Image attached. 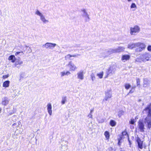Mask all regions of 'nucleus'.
<instances>
[{
  "label": "nucleus",
  "mask_w": 151,
  "mask_h": 151,
  "mask_svg": "<svg viewBox=\"0 0 151 151\" xmlns=\"http://www.w3.org/2000/svg\"><path fill=\"white\" fill-rule=\"evenodd\" d=\"M142 112L144 114L147 115L144 122L147 128L150 129L151 127V103L143 110Z\"/></svg>",
  "instance_id": "f257e3e1"
},
{
  "label": "nucleus",
  "mask_w": 151,
  "mask_h": 151,
  "mask_svg": "<svg viewBox=\"0 0 151 151\" xmlns=\"http://www.w3.org/2000/svg\"><path fill=\"white\" fill-rule=\"evenodd\" d=\"M140 31V28L138 25H135L130 28V33L131 35H135Z\"/></svg>",
  "instance_id": "f03ea898"
},
{
  "label": "nucleus",
  "mask_w": 151,
  "mask_h": 151,
  "mask_svg": "<svg viewBox=\"0 0 151 151\" xmlns=\"http://www.w3.org/2000/svg\"><path fill=\"white\" fill-rule=\"evenodd\" d=\"M145 47L146 45L144 43L138 42H137V47H139L135 49V51L137 52H141L145 48Z\"/></svg>",
  "instance_id": "7ed1b4c3"
},
{
  "label": "nucleus",
  "mask_w": 151,
  "mask_h": 151,
  "mask_svg": "<svg viewBox=\"0 0 151 151\" xmlns=\"http://www.w3.org/2000/svg\"><path fill=\"white\" fill-rule=\"evenodd\" d=\"M151 59V55L149 53H145L142 54L141 57V60L145 62V60L148 61Z\"/></svg>",
  "instance_id": "20e7f679"
},
{
  "label": "nucleus",
  "mask_w": 151,
  "mask_h": 151,
  "mask_svg": "<svg viewBox=\"0 0 151 151\" xmlns=\"http://www.w3.org/2000/svg\"><path fill=\"white\" fill-rule=\"evenodd\" d=\"M116 66L114 65L111 66L107 72V76H111L114 74L116 71Z\"/></svg>",
  "instance_id": "39448f33"
},
{
  "label": "nucleus",
  "mask_w": 151,
  "mask_h": 151,
  "mask_svg": "<svg viewBox=\"0 0 151 151\" xmlns=\"http://www.w3.org/2000/svg\"><path fill=\"white\" fill-rule=\"evenodd\" d=\"M35 14L40 17V19L44 23L48 22V21L45 19L44 16L38 10H36Z\"/></svg>",
  "instance_id": "423d86ee"
},
{
  "label": "nucleus",
  "mask_w": 151,
  "mask_h": 151,
  "mask_svg": "<svg viewBox=\"0 0 151 151\" xmlns=\"http://www.w3.org/2000/svg\"><path fill=\"white\" fill-rule=\"evenodd\" d=\"M56 45L55 43L47 42L45 44L43 45L42 47H45L46 49H53Z\"/></svg>",
  "instance_id": "0eeeda50"
},
{
  "label": "nucleus",
  "mask_w": 151,
  "mask_h": 151,
  "mask_svg": "<svg viewBox=\"0 0 151 151\" xmlns=\"http://www.w3.org/2000/svg\"><path fill=\"white\" fill-rule=\"evenodd\" d=\"M67 66L69 68L70 71H75L77 69V67L72 61L69 62Z\"/></svg>",
  "instance_id": "6e6552de"
},
{
  "label": "nucleus",
  "mask_w": 151,
  "mask_h": 151,
  "mask_svg": "<svg viewBox=\"0 0 151 151\" xmlns=\"http://www.w3.org/2000/svg\"><path fill=\"white\" fill-rule=\"evenodd\" d=\"M145 123L143 121L139 120L138 122V127L139 129V131L141 132H143L144 131L145 128L144 127Z\"/></svg>",
  "instance_id": "1a4fd4ad"
},
{
  "label": "nucleus",
  "mask_w": 151,
  "mask_h": 151,
  "mask_svg": "<svg viewBox=\"0 0 151 151\" xmlns=\"http://www.w3.org/2000/svg\"><path fill=\"white\" fill-rule=\"evenodd\" d=\"M85 73L82 70H81L77 73V78L81 80H83L84 78V75Z\"/></svg>",
  "instance_id": "9d476101"
},
{
  "label": "nucleus",
  "mask_w": 151,
  "mask_h": 151,
  "mask_svg": "<svg viewBox=\"0 0 151 151\" xmlns=\"http://www.w3.org/2000/svg\"><path fill=\"white\" fill-rule=\"evenodd\" d=\"M23 63V61L19 60H17L15 61V63L13 66L19 68L20 67V65L22 64Z\"/></svg>",
  "instance_id": "9b49d317"
},
{
  "label": "nucleus",
  "mask_w": 151,
  "mask_h": 151,
  "mask_svg": "<svg viewBox=\"0 0 151 151\" xmlns=\"http://www.w3.org/2000/svg\"><path fill=\"white\" fill-rule=\"evenodd\" d=\"M112 96V94L111 92L110 91H108L106 93L105 96L103 101L104 100L107 101Z\"/></svg>",
  "instance_id": "f8f14e48"
},
{
  "label": "nucleus",
  "mask_w": 151,
  "mask_h": 151,
  "mask_svg": "<svg viewBox=\"0 0 151 151\" xmlns=\"http://www.w3.org/2000/svg\"><path fill=\"white\" fill-rule=\"evenodd\" d=\"M136 47H137V42L135 43H130L128 44L127 47L128 48L130 49H132Z\"/></svg>",
  "instance_id": "ddd939ff"
},
{
  "label": "nucleus",
  "mask_w": 151,
  "mask_h": 151,
  "mask_svg": "<svg viewBox=\"0 0 151 151\" xmlns=\"http://www.w3.org/2000/svg\"><path fill=\"white\" fill-rule=\"evenodd\" d=\"M47 109L48 113L50 116L52 115V106L50 103H49L47 105Z\"/></svg>",
  "instance_id": "4468645a"
},
{
  "label": "nucleus",
  "mask_w": 151,
  "mask_h": 151,
  "mask_svg": "<svg viewBox=\"0 0 151 151\" xmlns=\"http://www.w3.org/2000/svg\"><path fill=\"white\" fill-rule=\"evenodd\" d=\"M136 141L137 143L139 148L140 149H142L143 148L142 141H141L139 137L137 138Z\"/></svg>",
  "instance_id": "2eb2a0df"
},
{
  "label": "nucleus",
  "mask_w": 151,
  "mask_h": 151,
  "mask_svg": "<svg viewBox=\"0 0 151 151\" xmlns=\"http://www.w3.org/2000/svg\"><path fill=\"white\" fill-rule=\"evenodd\" d=\"M70 73H71L70 72L68 71H65L64 70L60 73V74L61 77H63L65 76H68L70 74Z\"/></svg>",
  "instance_id": "dca6fc26"
},
{
  "label": "nucleus",
  "mask_w": 151,
  "mask_h": 151,
  "mask_svg": "<svg viewBox=\"0 0 151 151\" xmlns=\"http://www.w3.org/2000/svg\"><path fill=\"white\" fill-rule=\"evenodd\" d=\"M9 101V100L7 98L4 97L3 99L2 104L6 106L8 104Z\"/></svg>",
  "instance_id": "f3484780"
},
{
  "label": "nucleus",
  "mask_w": 151,
  "mask_h": 151,
  "mask_svg": "<svg viewBox=\"0 0 151 151\" xmlns=\"http://www.w3.org/2000/svg\"><path fill=\"white\" fill-rule=\"evenodd\" d=\"M115 49L116 53H118L124 51L125 48L123 47H119Z\"/></svg>",
  "instance_id": "a211bd4d"
},
{
  "label": "nucleus",
  "mask_w": 151,
  "mask_h": 151,
  "mask_svg": "<svg viewBox=\"0 0 151 151\" xmlns=\"http://www.w3.org/2000/svg\"><path fill=\"white\" fill-rule=\"evenodd\" d=\"M81 16L83 17H85L86 16L88 15L87 11L85 9H83L81 10Z\"/></svg>",
  "instance_id": "6ab92c4d"
},
{
  "label": "nucleus",
  "mask_w": 151,
  "mask_h": 151,
  "mask_svg": "<svg viewBox=\"0 0 151 151\" xmlns=\"http://www.w3.org/2000/svg\"><path fill=\"white\" fill-rule=\"evenodd\" d=\"M8 60H11V62L12 63H14L17 60L15 56L13 55L10 56L8 58Z\"/></svg>",
  "instance_id": "aec40b11"
},
{
  "label": "nucleus",
  "mask_w": 151,
  "mask_h": 151,
  "mask_svg": "<svg viewBox=\"0 0 151 151\" xmlns=\"http://www.w3.org/2000/svg\"><path fill=\"white\" fill-rule=\"evenodd\" d=\"M130 56L129 55H123L122 58V60H127L129 59Z\"/></svg>",
  "instance_id": "412c9836"
},
{
  "label": "nucleus",
  "mask_w": 151,
  "mask_h": 151,
  "mask_svg": "<svg viewBox=\"0 0 151 151\" xmlns=\"http://www.w3.org/2000/svg\"><path fill=\"white\" fill-rule=\"evenodd\" d=\"M149 83L148 80L147 78H144L143 81V87H146L147 86L149 85Z\"/></svg>",
  "instance_id": "4be33fe9"
},
{
  "label": "nucleus",
  "mask_w": 151,
  "mask_h": 151,
  "mask_svg": "<svg viewBox=\"0 0 151 151\" xmlns=\"http://www.w3.org/2000/svg\"><path fill=\"white\" fill-rule=\"evenodd\" d=\"M10 81H6L4 82L3 86L5 87H8L9 86Z\"/></svg>",
  "instance_id": "5701e85b"
},
{
  "label": "nucleus",
  "mask_w": 151,
  "mask_h": 151,
  "mask_svg": "<svg viewBox=\"0 0 151 151\" xmlns=\"http://www.w3.org/2000/svg\"><path fill=\"white\" fill-rule=\"evenodd\" d=\"M109 55H110L113 53H116L115 49H109L107 51Z\"/></svg>",
  "instance_id": "b1692460"
},
{
  "label": "nucleus",
  "mask_w": 151,
  "mask_h": 151,
  "mask_svg": "<svg viewBox=\"0 0 151 151\" xmlns=\"http://www.w3.org/2000/svg\"><path fill=\"white\" fill-rule=\"evenodd\" d=\"M110 125L111 126L114 127L116 125V123L114 120H111L110 121Z\"/></svg>",
  "instance_id": "393cba45"
},
{
  "label": "nucleus",
  "mask_w": 151,
  "mask_h": 151,
  "mask_svg": "<svg viewBox=\"0 0 151 151\" xmlns=\"http://www.w3.org/2000/svg\"><path fill=\"white\" fill-rule=\"evenodd\" d=\"M66 97L63 96L62 97V99L61 101V103L62 104H64L66 101Z\"/></svg>",
  "instance_id": "a878e982"
},
{
  "label": "nucleus",
  "mask_w": 151,
  "mask_h": 151,
  "mask_svg": "<svg viewBox=\"0 0 151 151\" xmlns=\"http://www.w3.org/2000/svg\"><path fill=\"white\" fill-rule=\"evenodd\" d=\"M104 134L107 139H108L109 138V133L108 131H105Z\"/></svg>",
  "instance_id": "bb28decb"
},
{
  "label": "nucleus",
  "mask_w": 151,
  "mask_h": 151,
  "mask_svg": "<svg viewBox=\"0 0 151 151\" xmlns=\"http://www.w3.org/2000/svg\"><path fill=\"white\" fill-rule=\"evenodd\" d=\"M83 17L85 18V21L86 22H89L90 18L89 15Z\"/></svg>",
  "instance_id": "cd10ccee"
},
{
  "label": "nucleus",
  "mask_w": 151,
  "mask_h": 151,
  "mask_svg": "<svg viewBox=\"0 0 151 151\" xmlns=\"http://www.w3.org/2000/svg\"><path fill=\"white\" fill-rule=\"evenodd\" d=\"M137 85L139 87H140V80L139 78L136 79Z\"/></svg>",
  "instance_id": "c85d7f7f"
},
{
  "label": "nucleus",
  "mask_w": 151,
  "mask_h": 151,
  "mask_svg": "<svg viewBox=\"0 0 151 151\" xmlns=\"http://www.w3.org/2000/svg\"><path fill=\"white\" fill-rule=\"evenodd\" d=\"M103 72L97 74V76L100 78H101L103 77Z\"/></svg>",
  "instance_id": "c756f323"
},
{
  "label": "nucleus",
  "mask_w": 151,
  "mask_h": 151,
  "mask_svg": "<svg viewBox=\"0 0 151 151\" xmlns=\"http://www.w3.org/2000/svg\"><path fill=\"white\" fill-rule=\"evenodd\" d=\"M91 78L92 81H94L96 79V78L94 74L93 73H92L91 75Z\"/></svg>",
  "instance_id": "7c9ffc66"
},
{
  "label": "nucleus",
  "mask_w": 151,
  "mask_h": 151,
  "mask_svg": "<svg viewBox=\"0 0 151 151\" xmlns=\"http://www.w3.org/2000/svg\"><path fill=\"white\" fill-rule=\"evenodd\" d=\"M125 87L126 89H128L131 87V85L129 84H126L125 85Z\"/></svg>",
  "instance_id": "2f4dec72"
},
{
  "label": "nucleus",
  "mask_w": 151,
  "mask_h": 151,
  "mask_svg": "<svg viewBox=\"0 0 151 151\" xmlns=\"http://www.w3.org/2000/svg\"><path fill=\"white\" fill-rule=\"evenodd\" d=\"M136 121H135L134 119H131L130 121L129 122V123L130 124H134L136 122Z\"/></svg>",
  "instance_id": "473e14b6"
},
{
  "label": "nucleus",
  "mask_w": 151,
  "mask_h": 151,
  "mask_svg": "<svg viewBox=\"0 0 151 151\" xmlns=\"http://www.w3.org/2000/svg\"><path fill=\"white\" fill-rule=\"evenodd\" d=\"M137 6L136 4L134 3H132L131 6V8L133 9L134 8H136Z\"/></svg>",
  "instance_id": "72a5a7b5"
},
{
  "label": "nucleus",
  "mask_w": 151,
  "mask_h": 151,
  "mask_svg": "<svg viewBox=\"0 0 151 151\" xmlns=\"http://www.w3.org/2000/svg\"><path fill=\"white\" fill-rule=\"evenodd\" d=\"M72 57V55L70 54H68L65 57V59L66 60L67 59H69L70 58Z\"/></svg>",
  "instance_id": "f704fd0d"
},
{
  "label": "nucleus",
  "mask_w": 151,
  "mask_h": 151,
  "mask_svg": "<svg viewBox=\"0 0 151 151\" xmlns=\"http://www.w3.org/2000/svg\"><path fill=\"white\" fill-rule=\"evenodd\" d=\"M21 54L20 55H22V54H23V52H17L15 53V55H17L19 54Z\"/></svg>",
  "instance_id": "c9c22d12"
},
{
  "label": "nucleus",
  "mask_w": 151,
  "mask_h": 151,
  "mask_svg": "<svg viewBox=\"0 0 151 151\" xmlns=\"http://www.w3.org/2000/svg\"><path fill=\"white\" fill-rule=\"evenodd\" d=\"M124 112L123 111H121L119 112V116L120 117L123 114Z\"/></svg>",
  "instance_id": "e433bc0d"
},
{
  "label": "nucleus",
  "mask_w": 151,
  "mask_h": 151,
  "mask_svg": "<svg viewBox=\"0 0 151 151\" xmlns=\"http://www.w3.org/2000/svg\"><path fill=\"white\" fill-rule=\"evenodd\" d=\"M135 87H136V86H134V87H132V89L130 91L129 93H132L134 91V90H133V89H134V88H135Z\"/></svg>",
  "instance_id": "4c0bfd02"
},
{
  "label": "nucleus",
  "mask_w": 151,
  "mask_h": 151,
  "mask_svg": "<svg viewBox=\"0 0 151 151\" xmlns=\"http://www.w3.org/2000/svg\"><path fill=\"white\" fill-rule=\"evenodd\" d=\"M147 50L148 51L151 52V45H149L148 46Z\"/></svg>",
  "instance_id": "58836bf2"
},
{
  "label": "nucleus",
  "mask_w": 151,
  "mask_h": 151,
  "mask_svg": "<svg viewBox=\"0 0 151 151\" xmlns=\"http://www.w3.org/2000/svg\"><path fill=\"white\" fill-rule=\"evenodd\" d=\"M72 55V57H78V56H80V55L79 54H77L76 55Z\"/></svg>",
  "instance_id": "ea45409f"
},
{
  "label": "nucleus",
  "mask_w": 151,
  "mask_h": 151,
  "mask_svg": "<svg viewBox=\"0 0 151 151\" xmlns=\"http://www.w3.org/2000/svg\"><path fill=\"white\" fill-rule=\"evenodd\" d=\"M141 59H140L139 58H137L136 60V61L137 62H141Z\"/></svg>",
  "instance_id": "a19ab883"
},
{
  "label": "nucleus",
  "mask_w": 151,
  "mask_h": 151,
  "mask_svg": "<svg viewBox=\"0 0 151 151\" xmlns=\"http://www.w3.org/2000/svg\"><path fill=\"white\" fill-rule=\"evenodd\" d=\"M88 116L90 118H92V114H89L88 115Z\"/></svg>",
  "instance_id": "79ce46f5"
},
{
  "label": "nucleus",
  "mask_w": 151,
  "mask_h": 151,
  "mask_svg": "<svg viewBox=\"0 0 151 151\" xmlns=\"http://www.w3.org/2000/svg\"><path fill=\"white\" fill-rule=\"evenodd\" d=\"M122 134L123 135H126V134H127V133L126 132H123L122 133Z\"/></svg>",
  "instance_id": "37998d69"
},
{
  "label": "nucleus",
  "mask_w": 151,
  "mask_h": 151,
  "mask_svg": "<svg viewBox=\"0 0 151 151\" xmlns=\"http://www.w3.org/2000/svg\"><path fill=\"white\" fill-rule=\"evenodd\" d=\"M122 139V137H120L119 138H118V140L120 141Z\"/></svg>",
  "instance_id": "c03bdc74"
},
{
  "label": "nucleus",
  "mask_w": 151,
  "mask_h": 151,
  "mask_svg": "<svg viewBox=\"0 0 151 151\" xmlns=\"http://www.w3.org/2000/svg\"><path fill=\"white\" fill-rule=\"evenodd\" d=\"M118 145H119V146H120V145H121V142H120V141H119V140H118Z\"/></svg>",
  "instance_id": "a18cd8bd"
},
{
  "label": "nucleus",
  "mask_w": 151,
  "mask_h": 151,
  "mask_svg": "<svg viewBox=\"0 0 151 151\" xmlns=\"http://www.w3.org/2000/svg\"><path fill=\"white\" fill-rule=\"evenodd\" d=\"M93 111L94 110L93 109L91 110L90 114H92V113Z\"/></svg>",
  "instance_id": "49530a36"
},
{
  "label": "nucleus",
  "mask_w": 151,
  "mask_h": 151,
  "mask_svg": "<svg viewBox=\"0 0 151 151\" xmlns=\"http://www.w3.org/2000/svg\"><path fill=\"white\" fill-rule=\"evenodd\" d=\"M128 141L129 142V145H130V147H131V142L130 141L129 139H128Z\"/></svg>",
  "instance_id": "de8ad7c7"
},
{
  "label": "nucleus",
  "mask_w": 151,
  "mask_h": 151,
  "mask_svg": "<svg viewBox=\"0 0 151 151\" xmlns=\"http://www.w3.org/2000/svg\"><path fill=\"white\" fill-rule=\"evenodd\" d=\"M138 119V116H136L135 118V119Z\"/></svg>",
  "instance_id": "09e8293b"
},
{
  "label": "nucleus",
  "mask_w": 151,
  "mask_h": 151,
  "mask_svg": "<svg viewBox=\"0 0 151 151\" xmlns=\"http://www.w3.org/2000/svg\"><path fill=\"white\" fill-rule=\"evenodd\" d=\"M16 125H17V124H16V123H14V124H12V126H14Z\"/></svg>",
  "instance_id": "8fccbe9b"
},
{
  "label": "nucleus",
  "mask_w": 151,
  "mask_h": 151,
  "mask_svg": "<svg viewBox=\"0 0 151 151\" xmlns=\"http://www.w3.org/2000/svg\"><path fill=\"white\" fill-rule=\"evenodd\" d=\"M106 56L104 54L103 55H102V57H106Z\"/></svg>",
  "instance_id": "3c124183"
},
{
  "label": "nucleus",
  "mask_w": 151,
  "mask_h": 151,
  "mask_svg": "<svg viewBox=\"0 0 151 151\" xmlns=\"http://www.w3.org/2000/svg\"><path fill=\"white\" fill-rule=\"evenodd\" d=\"M29 49H30V52H32V50H31V48L30 47H29Z\"/></svg>",
  "instance_id": "603ef678"
},
{
  "label": "nucleus",
  "mask_w": 151,
  "mask_h": 151,
  "mask_svg": "<svg viewBox=\"0 0 151 151\" xmlns=\"http://www.w3.org/2000/svg\"><path fill=\"white\" fill-rule=\"evenodd\" d=\"M1 109H0V113H1Z\"/></svg>",
  "instance_id": "864d4df0"
},
{
  "label": "nucleus",
  "mask_w": 151,
  "mask_h": 151,
  "mask_svg": "<svg viewBox=\"0 0 151 151\" xmlns=\"http://www.w3.org/2000/svg\"><path fill=\"white\" fill-rule=\"evenodd\" d=\"M28 47V46H26V47Z\"/></svg>",
  "instance_id": "5fc2aeb1"
},
{
  "label": "nucleus",
  "mask_w": 151,
  "mask_h": 151,
  "mask_svg": "<svg viewBox=\"0 0 151 151\" xmlns=\"http://www.w3.org/2000/svg\"><path fill=\"white\" fill-rule=\"evenodd\" d=\"M20 76H21V77H22V75H20Z\"/></svg>",
  "instance_id": "6e6d98bb"
}]
</instances>
